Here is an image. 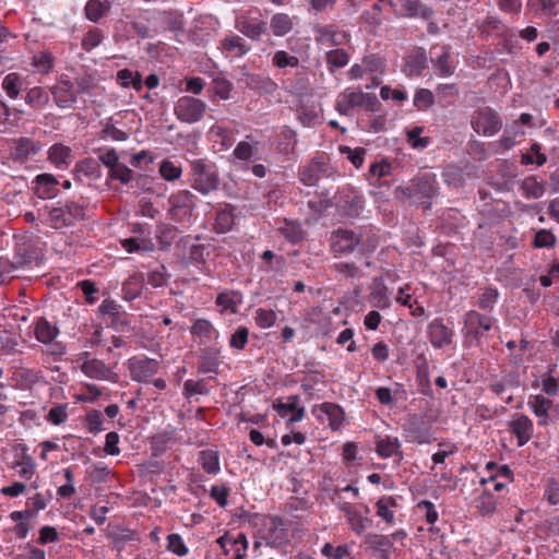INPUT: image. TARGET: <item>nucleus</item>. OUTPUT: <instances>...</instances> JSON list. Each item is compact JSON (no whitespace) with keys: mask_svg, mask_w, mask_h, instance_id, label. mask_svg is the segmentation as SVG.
Instances as JSON below:
<instances>
[{"mask_svg":"<svg viewBox=\"0 0 559 559\" xmlns=\"http://www.w3.org/2000/svg\"><path fill=\"white\" fill-rule=\"evenodd\" d=\"M376 247V243H368L361 234L350 229L337 228L331 235V250L335 255H349L355 251L369 255Z\"/></svg>","mask_w":559,"mask_h":559,"instance_id":"1","label":"nucleus"},{"mask_svg":"<svg viewBox=\"0 0 559 559\" xmlns=\"http://www.w3.org/2000/svg\"><path fill=\"white\" fill-rule=\"evenodd\" d=\"M198 198L189 190H178L168 198V215L171 221L183 228H189L195 221L194 211Z\"/></svg>","mask_w":559,"mask_h":559,"instance_id":"2","label":"nucleus"},{"mask_svg":"<svg viewBox=\"0 0 559 559\" xmlns=\"http://www.w3.org/2000/svg\"><path fill=\"white\" fill-rule=\"evenodd\" d=\"M46 210L45 223L53 229L71 227L85 215V207L74 201L58 202L56 206Z\"/></svg>","mask_w":559,"mask_h":559,"instance_id":"3","label":"nucleus"},{"mask_svg":"<svg viewBox=\"0 0 559 559\" xmlns=\"http://www.w3.org/2000/svg\"><path fill=\"white\" fill-rule=\"evenodd\" d=\"M402 191L407 198L423 204L425 209H429L431 199L438 192L436 175L431 173L418 174Z\"/></svg>","mask_w":559,"mask_h":559,"instance_id":"4","label":"nucleus"},{"mask_svg":"<svg viewBox=\"0 0 559 559\" xmlns=\"http://www.w3.org/2000/svg\"><path fill=\"white\" fill-rule=\"evenodd\" d=\"M190 186L203 195H206L218 188L219 178L213 166L204 159L190 162Z\"/></svg>","mask_w":559,"mask_h":559,"instance_id":"5","label":"nucleus"},{"mask_svg":"<svg viewBox=\"0 0 559 559\" xmlns=\"http://www.w3.org/2000/svg\"><path fill=\"white\" fill-rule=\"evenodd\" d=\"M530 411L537 418L539 427L559 423V404L542 394H531L527 400Z\"/></svg>","mask_w":559,"mask_h":559,"instance_id":"6","label":"nucleus"},{"mask_svg":"<svg viewBox=\"0 0 559 559\" xmlns=\"http://www.w3.org/2000/svg\"><path fill=\"white\" fill-rule=\"evenodd\" d=\"M493 321L490 316L468 310L463 318L462 333L467 340L480 344L481 338L492 328Z\"/></svg>","mask_w":559,"mask_h":559,"instance_id":"7","label":"nucleus"},{"mask_svg":"<svg viewBox=\"0 0 559 559\" xmlns=\"http://www.w3.org/2000/svg\"><path fill=\"white\" fill-rule=\"evenodd\" d=\"M376 104H378L376 95L347 88L338 94L335 102V109L341 115L347 116L357 107L365 106L367 109L373 110Z\"/></svg>","mask_w":559,"mask_h":559,"instance_id":"8","label":"nucleus"},{"mask_svg":"<svg viewBox=\"0 0 559 559\" xmlns=\"http://www.w3.org/2000/svg\"><path fill=\"white\" fill-rule=\"evenodd\" d=\"M127 369L132 381L150 383L160 369V361L145 355L133 356L127 361Z\"/></svg>","mask_w":559,"mask_h":559,"instance_id":"9","label":"nucleus"},{"mask_svg":"<svg viewBox=\"0 0 559 559\" xmlns=\"http://www.w3.org/2000/svg\"><path fill=\"white\" fill-rule=\"evenodd\" d=\"M471 127L479 135L492 136L501 130L502 119L491 107H481L472 116Z\"/></svg>","mask_w":559,"mask_h":559,"instance_id":"10","label":"nucleus"},{"mask_svg":"<svg viewBox=\"0 0 559 559\" xmlns=\"http://www.w3.org/2000/svg\"><path fill=\"white\" fill-rule=\"evenodd\" d=\"M206 104L192 96L180 97L174 107L176 118L185 123H195L202 120L206 111Z\"/></svg>","mask_w":559,"mask_h":559,"instance_id":"11","label":"nucleus"},{"mask_svg":"<svg viewBox=\"0 0 559 559\" xmlns=\"http://www.w3.org/2000/svg\"><path fill=\"white\" fill-rule=\"evenodd\" d=\"M266 25L258 10H250L245 14H240L235 21L236 28L252 40L261 39L262 35L266 33Z\"/></svg>","mask_w":559,"mask_h":559,"instance_id":"12","label":"nucleus"},{"mask_svg":"<svg viewBox=\"0 0 559 559\" xmlns=\"http://www.w3.org/2000/svg\"><path fill=\"white\" fill-rule=\"evenodd\" d=\"M427 337L436 349H442L454 343V330L444 323L442 318H436L427 325Z\"/></svg>","mask_w":559,"mask_h":559,"instance_id":"13","label":"nucleus"},{"mask_svg":"<svg viewBox=\"0 0 559 559\" xmlns=\"http://www.w3.org/2000/svg\"><path fill=\"white\" fill-rule=\"evenodd\" d=\"M330 176V165L324 155L313 157L299 169V179L305 186H316L322 177Z\"/></svg>","mask_w":559,"mask_h":559,"instance_id":"14","label":"nucleus"},{"mask_svg":"<svg viewBox=\"0 0 559 559\" xmlns=\"http://www.w3.org/2000/svg\"><path fill=\"white\" fill-rule=\"evenodd\" d=\"M402 429L407 441L423 444L429 443L431 440L430 428L423 417L417 414L408 415Z\"/></svg>","mask_w":559,"mask_h":559,"instance_id":"15","label":"nucleus"},{"mask_svg":"<svg viewBox=\"0 0 559 559\" xmlns=\"http://www.w3.org/2000/svg\"><path fill=\"white\" fill-rule=\"evenodd\" d=\"M338 510L345 515L349 528L356 534L361 535L372 524V520L364 515L350 502L337 503ZM365 513H369V507L365 506Z\"/></svg>","mask_w":559,"mask_h":559,"instance_id":"16","label":"nucleus"},{"mask_svg":"<svg viewBox=\"0 0 559 559\" xmlns=\"http://www.w3.org/2000/svg\"><path fill=\"white\" fill-rule=\"evenodd\" d=\"M480 33L484 37H502L504 43V48L508 52H512V43L516 40V36L497 17L488 16L486 17L480 26Z\"/></svg>","mask_w":559,"mask_h":559,"instance_id":"17","label":"nucleus"},{"mask_svg":"<svg viewBox=\"0 0 559 559\" xmlns=\"http://www.w3.org/2000/svg\"><path fill=\"white\" fill-rule=\"evenodd\" d=\"M430 61L440 76H451L456 69V62L448 46H433L430 49Z\"/></svg>","mask_w":559,"mask_h":559,"instance_id":"18","label":"nucleus"},{"mask_svg":"<svg viewBox=\"0 0 559 559\" xmlns=\"http://www.w3.org/2000/svg\"><path fill=\"white\" fill-rule=\"evenodd\" d=\"M81 371L88 378L99 381L118 382V374L103 360L97 358L86 359L81 365Z\"/></svg>","mask_w":559,"mask_h":559,"instance_id":"19","label":"nucleus"},{"mask_svg":"<svg viewBox=\"0 0 559 559\" xmlns=\"http://www.w3.org/2000/svg\"><path fill=\"white\" fill-rule=\"evenodd\" d=\"M314 39L319 45L341 46L349 43L347 32L336 28L334 25H317L313 28Z\"/></svg>","mask_w":559,"mask_h":559,"instance_id":"20","label":"nucleus"},{"mask_svg":"<svg viewBox=\"0 0 559 559\" xmlns=\"http://www.w3.org/2000/svg\"><path fill=\"white\" fill-rule=\"evenodd\" d=\"M509 431L515 436L518 447H524L533 437V420L525 414H515L508 424Z\"/></svg>","mask_w":559,"mask_h":559,"instance_id":"21","label":"nucleus"},{"mask_svg":"<svg viewBox=\"0 0 559 559\" xmlns=\"http://www.w3.org/2000/svg\"><path fill=\"white\" fill-rule=\"evenodd\" d=\"M50 94L55 104L62 109L72 107L78 100L75 83L70 80H60L50 88Z\"/></svg>","mask_w":559,"mask_h":559,"instance_id":"22","label":"nucleus"},{"mask_svg":"<svg viewBox=\"0 0 559 559\" xmlns=\"http://www.w3.org/2000/svg\"><path fill=\"white\" fill-rule=\"evenodd\" d=\"M216 544L225 556H228L230 552L227 546L233 545V559H245L247 557L249 542L245 533H238L236 537H233L228 532H225L216 539Z\"/></svg>","mask_w":559,"mask_h":559,"instance_id":"23","label":"nucleus"},{"mask_svg":"<svg viewBox=\"0 0 559 559\" xmlns=\"http://www.w3.org/2000/svg\"><path fill=\"white\" fill-rule=\"evenodd\" d=\"M59 181L51 174H39L32 181V190L41 200H50L59 193Z\"/></svg>","mask_w":559,"mask_h":559,"instance_id":"24","label":"nucleus"},{"mask_svg":"<svg viewBox=\"0 0 559 559\" xmlns=\"http://www.w3.org/2000/svg\"><path fill=\"white\" fill-rule=\"evenodd\" d=\"M37 259V248L32 240L21 239L14 246L13 258L11 259L15 269H25Z\"/></svg>","mask_w":559,"mask_h":559,"instance_id":"25","label":"nucleus"},{"mask_svg":"<svg viewBox=\"0 0 559 559\" xmlns=\"http://www.w3.org/2000/svg\"><path fill=\"white\" fill-rule=\"evenodd\" d=\"M13 467L16 468L17 475L25 480H29L35 475L36 463L33 456L28 453L26 444H17Z\"/></svg>","mask_w":559,"mask_h":559,"instance_id":"26","label":"nucleus"},{"mask_svg":"<svg viewBox=\"0 0 559 559\" xmlns=\"http://www.w3.org/2000/svg\"><path fill=\"white\" fill-rule=\"evenodd\" d=\"M219 48L227 58L231 59L241 58L251 49L250 45L236 34L226 35L221 40Z\"/></svg>","mask_w":559,"mask_h":559,"instance_id":"27","label":"nucleus"},{"mask_svg":"<svg viewBox=\"0 0 559 559\" xmlns=\"http://www.w3.org/2000/svg\"><path fill=\"white\" fill-rule=\"evenodd\" d=\"M557 365L552 364L547 367V371L544 372L539 380L533 383V388L540 389L542 395L548 399H552L559 394V376L556 377Z\"/></svg>","mask_w":559,"mask_h":559,"instance_id":"28","label":"nucleus"},{"mask_svg":"<svg viewBox=\"0 0 559 559\" xmlns=\"http://www.w3.org/2000/svg\"><path fill=\"white\" fill-rule=\"evenodd\" d=\"M243 301V295L239 290L224 289L215 298V305L219 307V312L238 313L239 306Z\"/></svg>","mask_w":559,"mask_h":559,"instance_id":"29","label":"nucleus"},{"mask_svg":"<svg viewBox=\"0 0 559 559\" xmlns=\"http://www.w3.org/2000/svg\"><path fill=\"white\" fill-rule=\"evenodd\" d=\"M32 326L35 338L41 344H51L59 335V329L45 317L35 319Z\"/></svg>","mask_w":559,"mask_h":559,"instance_id":"30","label":"nucleus"},{"mask_svg":"<svg viewBox=\"0 0 559 559\" xmlns=\"http://www.w3.org/2000/svg\"><path fill=\"white\" fill-rule=\"evenodd\" d=\"M235 207L230 204H223L216 209L214 218V230L217 234H225L235 225Z\"/></svg>","mask_w":559,"mask_h":559,"instance_id":"31","label":"nucleus"},{"mask_svg":"<svg viewBox=\"0 0 559 559\" xmlns=\"http://www.w3.org/2000/svg\"><path fill=\"white\" fill-rule=\"evenodd\" d=\"M369 302L372 307L384 310L391 307L389 289L381 278H374L369 294Z\"/></svg>","mask_w":559,"mask_h":559,"instance_id":"32","label":"nucleus"},{"mask_svg":"<svg viewBox=\"0 0 559 559\" xmlns=\"http://www.w3.org/2000/svg\"><path fill=\"white\" fill-rule=\"evenodd\" d=\"M396 14L402 16H421L429 19L431 11L423 5L421 2H385Z\"/></svg>","mask_w":559,"mask_h":559,"instance_id":"33","label":"nucleus"},{"mask_svg":"<svg viewBox=\"0 0 559 559\" xmlns=\"http://www.w3.org/2000/svg\"><path fill=\"white\" fill-rule=\"evenodd\" d=\"M40 150L38 142L28 138H20L14 141L11 147V154L15 160L24 162L29 156L36 155Z\"/></svg>","mask_w":559,"mask_h":559,"instance_id":"34","label":"nucleus"},{"mask_svg":"<svg viewBox=\"0 0 559 559\" xmlns=\"http://www.w3.org/2000/svg\"><path fill=\"white\" fill-rule=\"evenodd\" d=\"M48 160L59 169H67L72 163V150L62 143H56L48 150Z\"/></svg>","mask_w":559,"mask_h":559,"instance_id":"35","label":"nucleus"},{"mask_svg":"<svg viewBox=\"0 0 559 559\" xmlns=\"http://www.w3.org/2000/svg\"><path fill=\"white\" fill-rule=\"evenodd\" d=\"M277 230L293 245L300 242L305 238V230L298 221L284 218L278 222Z\"/></svg>","mask_w":559,"mask_h":559,"instance_id":"36","label":"nucleus"},{"mask_svg":"<svg viewBox=\"0 0 559 559\" xmlns=\"http://www.w3.org/2000/svg\"><path fill=\"white\" fill-rule=\"evenodd\" d=\"M191 334L199 337L203 344L211 343L219 336L213 323L206 319H197L191 325Z\"/></svg>","mask_w":559,"mask_h":559,"instance_id":"37","label":"nucleus"},{"mask_svg":"<svg viewBox=\"0 0 559 559\" xmlns=\"http://www.w3.org/2000/svg\"><path fill=\"white\" fill-rule=\"evenodd\" d=\"M258 144L252 134H247L246 140L240 141L234 148L233 155L236 159L249 162L258 159Z\"/></svg>","mask_w":559,"mask_h":559,"instance_id":"38","label":"nucleus"},{"mask_svg":"<svg viewBox=\"0 0 559 559\" xmlns=\"http://www.w3.org/2000/svg\"><path fill=\"white\" fill-rule=\"evenodd\" d=\"M219 350L216 348H204L200 355V361L198 365V371L200 373H218L219 368Z\"/></svg>","mask_w":559,"mask_h":559,"instance_id":"39","label":"nucleus"},{"mask_svg":"<svg viewBox=\"0 0 559 559\" xmlns=\"http://www.w3.org/2000/svg\"><path fill=\"white\" fill-rule=\"evenodd\" d=\"M427 56L424 48L413 50L405 59V71L411 76H418L426 68Z\"/></svg>","mask_w":559,"mask_h":559,"instance_id":"40","label":"nucleus"},{"mask_svg":"<svg viewBox=\"0 0 559 559\" xmlns=\"http://www.w3.org/2000/svg\"><path fill=\"white\" fill-rule=\"evenodd\" d=\"M525 135V131L514 121L507 126L502 135L498 140L499 145L508 151L514 147Z\"/></svg>","mask_w":559,"mask_h":559,"instance_id":"41","label":"nucleus"},{"mask_svg":"<svg viewBox=\"0 0 559 559\" xmlns=\"http://www.w3.org/2000/svg\"><path fill=\"white\" fill-rule=\"evenodd\" d=\"M295 16L286 13H276L271 17L270 28L274 36L283 37L290 33L295 25Z\"/></svg>","mask_w":559,"mask_h":559,"instance_id":"42","label":"nucleus"},{"mask_svg":"<svg viewBox=\"0 0 559 559\" xmlns=\"http://www.w3.org/2000/svg\"><path fill=\"white\" fill-rule=\"evenodd\" d=\"M397 507L396 499L392 496H382L376 502V514L381 518L386 524H395V515L393 508Z\"/></svg>","mask_w":559,"mask_h":559,"instance_id":"43","label":"nucleus"},{"mask_svg":"<svg viewBox=\"0 0 559 559\" xmlns=\"http://www.w3.org/2000/svg\"><path fill=\"white\" fill-rule=\"evenodd\" d=\"M75 178L84 176L90 179H99L102 176V168L98 160L87 157L79 160L74 166Z\"/></svg>","mask_w":559,"mask_h":559,"instance_id":"44","label":"nucleus"},{"mask_svg":"<svg viewBox=\"0 0 559 559\" xmlns=\"http://www.w3.org/2000/svg\"><path fill=\"white\" fill-rule=\"evenodd\" d=\"M297 142L298 140L296 131L287 126H284L277 135L276 145L281 153L288 155L295 151Z\"/></svg>","mask_w":559,"mask_h":559,"instance_id":"45","label":"nucleus"},{"mask_svg":"<svg viewBox=\"0 0 559 559\" xmlns=\"http://www.w3.org/2000/svg\"><path fill=\"white\" fill-rule=\"evenodd\" d=\"M198 462L202 469L210 475H217L221 472L219 456L217 451L206 449L199 453Z\"/></svg>","mask_w":559,"mask_h":559,"instance_id":"46","label":"nucleus"},{"mask_svg":"<svg viewBox=\"0 0 559 559\" xmlns=\"http://www.w3.org/2000/svg\"><path fill=\"white\" fill-rule=\"evenodd\" d=\"M24 99L29 107L39 110L48 105L50 96L44 87L34 86L26 92Z\"/></svg>","mask_w":559,"mask_h":559,"instance_id":"47","label":"nucleus"},{"mask_svg":"<svg viewBox=\"0 0 559 559\" xmlns=\"http://www.w3.org/2000/svg\"><path fill=\"white\" fill-rule=\"evenodd\" d=\"M319 409L328 416L329 426L333 430L341 428L344 423V411L340 405L325 402L319 406Z\"/></svg>","mask_w":559,"mask_h":559,"instance_id":"48","label":"nucleus"},{"mask_svg":"<svg viewBox=\"0 0 559 559\" xmlns=\"http://www.w3.org/2000/svg\"><path fill=\"white\" fill-rule=\"evenodd\" d=\"M143 289V277L139 274L129 276L122 284V297L124 300L132 301L140 297Z\"/></svg>","mask_w":559,"mask_h":559,"instance_id":"49","label":"nucleus"},{"mask_svg":"<svg viewBox=\"0 0 559 559\" xmlns=\"http://www.w3.org/2000/svg\"><path fill=\"white\" fill-rule=\"evenodd\" d=\"M401 443L396 437L386 436L385 438L380 439L377 442V453L384 459L399 455L400 459L403 457L402 452L400 451Z\"/></svg>","mask_w":559,"mask_h":559,"instance_id":"50","label":"nucleus"},{"mask_svg":"<svg viewBox=\"0 0 559 559\" xmlns=\"http://www.w3.org/2000/svg\"><path fill=\"white\" fill-rule=\"evenodd\" d=\"M55 57L48 51H39L33 55L31 64L37 73L48 74L53 68Z\"/></svg>","mask_w":559,"mask_h":559,"instance_id":"51","label":"nucleus"},{"mask_svg":"<svg viewBox=\"0 0 559 559\" xmlns=\"http://www.w3.org/2000/svg\"><path fill=\"white\" fill-rule=\"evenodd\" d=\"M23 80L19 73L12 72L7 74L1 83L2 90L5 92L8 97L15 99L19 97L22 90Z\"/></svg>","mask_w":559,"mask_h":559,"instance_id":"52","label":"nucleus"},{"mask_svg":"<svg viewBox=\"0 0 559 559\" xmlns=\"http://www.w3.org/2000/svg\"><path fill=\"white\" fill-rule=\"evenodd\" d=\"M248 86L259 91L261 94H273L277 90V84L269 76L258 74L249 78Z\"/></svg>","mask_w":559,"mask_h":559,"instance_id":"53","label":"nucleus"},{"mask_svg":"<svg viewBox=\"0 0 559 559\" xmlns=\"http://www.w3.org/2000/svg\"><path fill=\"white\" fill-rule=\"evenodd\" d=\"M158 173L164 180L174 182L181 177L182 168L170 159H163L159 164Z\"/></svg>","mask_w":559,"mask_h":559,"instance_id":"54","label":"nucleus"},{"mask_svg":"<svg viewBox=\"0 0 559 559\" xmlns=\"http://www.w3.org/2000/svg\"><path fill=\"white\" fill-rule=\"evenodd\" d=\"M134 171L124 165L119 163L111 170H108V179L119 181L121 185H129L135 178Z\"/></svg>","mask_w":559,"mask_h":559,"instance_id":"55","label":"nucleus"},{"mask_svg":"<svg viewBox=\"0 0 559 559\" xmlns=\"http://www.w3.org/2000/svg\"><path fill=\"white\" fill-rule=\"evenodd\" d=\"M210 390L207 388V383L204 379L192 380L188 379L183 383L182 394L190 399L193 395H206Z\"/></svg>","mask_w":559,"mask_h":559,"instance_id":"56","label":"nucleus"},{"mask_svg":"<svg viewBox=\"0 0 559 559\" xmlns=\"http://www.w3.org/2000/svg\"><path fill=\"white\" fill-rule=\"evenodd\" d=\"M557 245L556 235L549 229H539L535 233L532 246L537 249L554 248Z\"/></svg>","mask_w":559,"mask_h":559,"instance_id":"57","label":"nucleus"},{"mask_svg":"<svg viewBox=\"0 0 559 559\" xmlns=\"http://www.w3.org/2000/svg\"><path fill=\"white\" fill-rule=\"evenodd\" d=\"M110 10V2H86L85 16L97 23Z\"/></svg>","mask_w":559,"mask_h":559,"instance_id":"58","label":"nucleus"},{"mask_svg":"<svg viewBox=\"0 0 559 559\" xmlns=\"http://www.w3.org/2000/svg\"><path fill=\"white\" fill-rule=\"evenodd\" d=\"M476 509L478 512L483 515L491 514L496 511L497 508V499L496 497L489 492L484 491L477 499H476Z\"/></svg>","mask_w":559,"mask_h":559,"instance_id":"59","label":"nucleus"},{"mask_svg":"<svg viewBox=\"0 0 559 559\" xmlns=\"http://www.w3.org/2000/svg\"><path fill=\"white\" fill-rule=\"evenodd\" d=\"M521 189L523 194L528 199H538L545 192L544 186L538 182L535 177L525 178L521 185Z\"/></svg>","mask_w":559,"mask_h":559,"instance_id":"60","label":"nucleus"},{"mask_svg":"<svg viewBox=\"0 0 559 559\" xmlns=\"http://www.w3.org/2000/svg\"><path fill=\"white\" fill-rule=\"evenodd\" d=\"M253 319L260 329H270L276 323L277 316L272 309L258 308Z\"/></svg>","mask_w":559,"mask_h":559,"instance_id":"61","label":"nucleus"},{"mask_svg":"<svg viewBox=\"0 0 559 559\" xmlns=\"http://www.w3.org/2000/svg\"><path fill=\"white\" fill-rule=\"evenodd\" d=\"M499 292L497 288L488 287L485 288L478 296L475 305L483 310H491L495 304L498 301Z\"/></svg>","mask_w":559,"mask_h":559,"instance_id":"62","label":"nucleus"},{"mask_svg":"<svg viewBox=\"0 0 559 559\" xmlns=\"http://www.w3.org/2000/svg\"><path fill=\"white\" fill-rule=\"evenodd\" d=\"M272 64L278 69L287 67L297 68L299 66V59L296 56L289 55L285 50H277L273 55Z\"/></svg>","mask_w":559,"mask_h":559,"instance_id":"63","label":"nucleus"},{"mask_svg":"<svg viewBox=\"0 0 559 559\" xmlns=\"http://www.w3.org/2000/svg\"><path fill=\"white\" fill-rule=\"evenodd\" d=\"M321 554L329 559H344L350 555V547L348 544L334 547L331 543H325L321 549Z\"/></svg>","mask_w":559,"mask_h":559,"instance_id":"64","label":"nucleus"}]
</instances>
